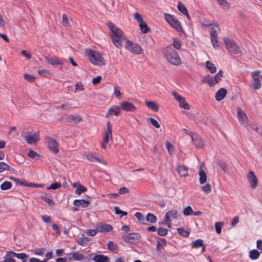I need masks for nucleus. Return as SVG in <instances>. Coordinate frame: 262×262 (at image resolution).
<instances>
[{
  "instance_id": "18",
  "label": "nucleus",
  "mask_w": 262,
  "mask_h": 262,
  "mask_svg": "<svg viewBox=\"0 0 262 262\" xmlns=\"http://www.w3.org/2000/svg\"><path fill=\"white\" fill-rule=\"evenodd\" d=\"M47 62L53 66L62 65V61L57 57H47L46 58Z\"/></svg>"
},
{
  "instance_id": "24",
  "label": "nucleus",
  "mask_w": 262,
  "mask_h": 262,
  "mask_svg": "<svg viewBox=\"0 0 262 262\" xmlns=\"http://www.w3.org/2000/svg\"><path fill=\"white\" fill-rule=\"evenodd\" d=\"M237 117L241 123H244L248 119V117L245 112L242 110V108L238 107L237 108Z\"/></svg>"
},
{
  "instance_id": "58",
  "label": "nucleus",
  "mask_w": 262,
  "mask_h": 262,
  "mask_svg": "<svg viewBox=\"0 0 262 262\" xmlns=\"http://www.w3.org/2000/svg\"><path fill=\"white\" fill-rule=\"evenodd\" d=\"M24 78L29 82H33L35 79L34 76L29 75L27 73L24 74Z\"/></svg>"
},
{
  "instance_id": "27",
  "label": "nucleus",
  "mask_w": 262,
  "mask_h": 262,
  "mask_svg": "<svg viewBox=\"0 0 262 262\" xmlns=\"http://www.w3.org/2000/svg\"><path fill=\"white\" fill-rule=\"evenodd\" d=\"M90 201L84 200H75L74 201V205L77 207H81L85 208L88 206Z\"/></svg>"
},
{
  "instance_id": "34",
  "label": "nucleus",
  "mask_w": 262,
  "mask_h": 262,
  "mask_svg": "<svg viewBox=\"0 0 262 262\" xmlns=\"http://www.w3.org/2000/svg\"><path fill=\"white\" fill-rule=\"evenodd\" d=\"M199 175L200 176L199 178V182L201 184H203L206 183L207 181V175L205 171L202 169H200Z\"/></svg>"
},
{
  "instance_id": "8",
  "label": "nucleus",
  "mask_w": 262,
  "mask_h": 262,
  "mask_svg": "<svg viewBox=\"0 0 262 262\" xmlns=\"http://www.w3.org/2000/svg\"><path fill=\"white\" fill-rule=\"evenodd\" d=\"M106 25L111 31L110 34L111 38L115 37H122L124 34L123 31L112 22L106 23Z\"/></svg>"
},
{
  "instance_id": "53",
  "label": "nucleus",
  "mask_w": 262,
  "mask_h": 262,
  "mask_svg": "<svg viewBox=\"0 0 262 262\" xmlns=\"http://www.w3.org/2000/svg\"><path fill=\"white\" fill-rule=\"evenodd\" d=\"M193 213V210L191 206H188L186 207L183 211V214L185 216L191 215Z\"/></svg>"
},
{
  "instance_id": "54",
  "label": "nucleus",
  "mask_w": 262,
  "mask_h": 262,
  "mask_svg": "<svg viewBox=\"0 0 262 262\" xmlns=\"http://www.w3.org/2000/svg\"><path fill=\"white\" fill-rule=\"evenodd\" d=\"M177 230H178V233L180 235H181L184 237H187L189 235V232L188 231H187V230H185L184 229H183V228H178Z\"/></svg>"
},
{
  "instance_id": "5",
  "label": "nucleus",
  "mask_w": 262,
  "mask_h": 262,
  "mask_svg": "<svg viewBox=\"0 0 262 262\" xmlns=\"http://www.w3.org/2000/svg\"><path fill=\"white\" fill-rule=\"evenodd\" d=\"M107 129L103 136V141L101 143V147L105 149L106 145L109 142V140H112V125L110 121L106 123Z\"/></svg>"
},
{
  "instance_id": "37",
  "label": "nucleus",
  "mask_w": 262,
  "mask_h": 262,
  "mask_svg": "<svg viewBox=\"0 0 262 262\" xmlns=\"http://www.w3.org/2000/svg\"><path fill=\"white\" fill-rule=\"evenodd\" d=\"M90 238L87 237H80L77 240V243L82 246H85L88 245Z\"/></svg>"
},
{
  "instance_id": "51",
  "label": "nucleus",
  "mask_w": 262,
  "mask_h": 262,
  "mask_svg": "<svg viewBox=\"0 0 262 262\" xmlns=\"http://www.w3.org/2000/svg\"><path fill=\"white\" fill-rule=\"evenodd\" d=\"M165 145L168 153L170 155L173 154L174 152V146L173 145H172L168 141L166 142Z\"/></svg>"
},
{
  "instance_id": "12",
  "label": "nucleus",
  "mask_w": 262,
  "mask_h": 262,
  "mask_svg": "<svg viewBox=\"0 0 262 262\" xmlns=\"http://www.w3.org/2000/svg\"><path fill=\"white\" fill-rule=\"evenodd\" d=\"M247 179L252 189H255L257 186V179L252 171H249L247 175Z\"/></svg>"
},
{
  "instance_id": "6",
  "label": "nucleus",
  "mask_w": 262,
  "mask_h": 262,
  "mask_svg": "<svg viewBox=\"0 0 262 262\" xmlns=\"http://www.w3.org/2000/svg\"><path fill=\"white\" fill-rule=\"evenodd\" d=\"M223 41L227 50L231 53L237 54L241 53V49L237 44L233 40H230L227 37L223 38Z\"/></svg>"
},
{
  "instance_id": "47",
  "label": "nucleus",
  "mask_w": 262,
  "mask_h": 262,
  "mask_svg": "<svg viewBox=\"0 0 262 262\" xmlns=\"http://www.w3.org/2000/svg\"><path fill=\"white\" fill-rule=\"evenodd\" d=\"M173 47L177 50H180L182 47V42L177 38H173L172 41Z\"/></svg>"
},
{
  "instance_id": "7",
  "label": "nucleus",
  "mask_w": 262,
  "mask_h": 262,
  "mask_svg": "<svg viewBox=\"0 0 262 262\" xmlns=\"http://www.w3.org/2000/svg\"><path fill=\"white\" fill-rule=\"evenodd\" d=\"M125 47L127 50L134 54L139 55L142 52V48L138 44L134 43L129 40H126Z\"/></svg>"
},
{
  "instance_id": "2",
  "label": "nucleus",
  "mask_w": 262,
  "mask_h": 262,
  "mask_svg": "<svg viewBox=\"0 0 262 262\" xmlns=\"http://www.w3.org/2000/svg\"><path fill=\"white\" fill-rule=\"evenodd\" d=\"M85 53L92 64L100 66L104 64L105 60L98 52L89 49L85 50Z\"/></svg>"
},
{
  "instance_id": "41",
  "label": "nucleus",
  "mask_w": 262,
  "mask_h": 262,
  "mask_svg": "<svg viewBox=\"0 0 262 262\" xmlns=\"http://www.w3.org/2000/svg\"><path fill=\"white\" fill-rule=\"evenodd\" d=\"M157 220V217L153 214L148 213L146 215V221L151 223H156Z\"/></svg>"
},
{
  "instance_id": "31",
  "label": "nucleus",
  "mask_w": 262,
  "mask_h": 262,
  "mask_svg": "<svg viewBox=\"0 0 262 262\" xmlns=\"http://www.w3.org/2000/svg\"><path fill=\"white\" fill-rule=\"evenodd\" d=\"M145 103L149 108L155 112H158L159 109V105L153 101H145Z\"/></svg>"
},
{
  "instance_id": "16",
  "label": "nucleus",
  "mask_w": 262,
  "mask_h": 262,
  "mask_svg": "<svg viewBox=\"0 0 262 262\" xmlns=\"http://www.w3.org/2000/svg\"><path fill=\"white\" fill-rule=\"evenodd\" d=\"M120 106L122 110L127 112H132L136 109L135 106L133 103L127 101L122 102Z\"/></svg>"
},
{
  "instance_id": "55",
  "label": "nucleus",
  "mask_w": 262,
  "mask_h": 262,
  "mask_svg": "<svg viewBox=\"0 0 262 262\" xmlns=\"http://www.w3.org/2000/svg\"><path fill=\"white\" fill-rule=\"evenodd\" d=\"M61 187V184L58 182H54L52 183L50 187H48L47 189H53L55 190L60 188Z\"/></svg>"
},
{
  "instance_id": "1",
  "label": "nucleus",
  "mask_w": 262,
  "mask_h": 262,
  "mask_svg": "<svg viewBox=\"0 0 262 262\" xmlns=\"http://www.w3.org/2000/svg\"><path fill=\"white\" fill-rule=\"evenodd\" d=\"M163 54L166 59L172 64L178 66L181 63V58L178 52L171 47L167 46L163 50Z\"/></svg>"
},
{
  "instance_id": "64",
  "label": "nucleus",
  "mask_w": 262,
  "mask_h": 262,
  "mask_svg": "<svg viewBox=\"0 0 262 262\" xmlns=\"http://www.w3.org/2000/svg\"><path fill=\"white\" fill-rule=\"evenodd\" d=\"M167 230L165 228H160L158 230V234L161 236H165L167 233Z\"/></svg>"
},
{
  "instance_id": "17",
  "label": "nucleus",
  "mask_w": 262,
  "mask_h": 262,
  "mask_svg": "<svg viewBox=\"0 0 262 262\" xmlns=\"http://www.w3.org/2000/svg\"><path fill=\"white\" fill-rule=\"evenodd\" d=\"M125 34L122 35V37H115L111 38L114 44V45L118 48L120 49L123 45L122 41L126 39Z\"/></svg>"
},
{
  "instance_id": "26",
  "label": "nucleus",
  "mask_w": 262,
  "mask_h": 262,
  "mask_svg": "<svg viewBox=\"0 0 262 262\" xmlns=\"http://www.w3.org/2000/svg\"><path fill=\"white\" fill-rule=\"evenodd\" d=\"M227 94V91L224 88L219 89L215 94V99L217 101L223 100Z\"/></svg>"
},
{
  "instance_id": "22",
  "label": "nucleus",
  "mask_w": 262,
  "mask_h": 262,
  "mask_svg": "<svg viewBox=\"0 0 262 262\" xmlns=\"http://www.w3.org/2000/svg\"><path fill=\"white\" fill-rule=\"evenodd\" d=\"M191 140L197 148H201L203 147L204 145V141L201 138L196 135L195 137L194 136H192Z\"/></svg>"
},
{
  "instance_id": "28",
  "label": "nucleus",
  "mask_w": 262,
  "mask_h": 262,
  "mask_svg": "<svg viewBox=\"0 0 262 262\" xmlns=\"http://www.w3.org/2000/svg\"><path fill=\"white\" fill-rule=\"evenodd\" d=\"M177 171L181 177H185L187 174L188 168L184 165H178L177 167Z\"/></svg>"
},
{
  "instance_id": "33",
  "label": "nucleus",
  "mask_w": 262,
  "mask_h": 262,
  "mask_svg": "<svg viewBox=\"0 0 262 262\" xmlns=\"http://www.w3.org/2000/svg\"><path fill=\"white\" fill-rule=\"evenodd\" d=\"M202 82L207 83L210 86H214L217 84L214 81V77L210 75L206 76L204 80Z\"/></svg>"
},
{
  "instance_id": "61",
  "label": "nucleus",
  "mask_w": 262,
  "mask_h": 262,
  "mask_svg": "<svg viewBox=\"0 0 262 262\" xmlns=\"http://www.w3.org/2000/svg\"><path fill=\"white\" fill-rule=\"evenodd\" d=\"M83 84L81 82H77L75 85V92L76 93L78 91H83Z\"/></svg>"
},
{
  "instance_id": "60",
  "label": "nucleus",
  "mask_w": 262,
  "mask_h": 262,
  "mask_svg": "<svg viewBox=\"0 0 262 262\" xmlns=\"http://www.w3.org/2000/svg\"><path fill=\"white\" fill-rule=\"evenodd\" d=\"M133 17L139 24L143 21L142 15L137 12L133 14Z\"/></svg>"
},
{
  "instance_id": "38",
  "label": "nucleus",
  "mask_w": 262,
  "mask_h": 262,
  "mask_svg": "<svg viewBox=\"0 0 262 262\" xmlns=\"http://www.w3.org/2000/svg\"><path fill=\"white\" fill-rule=\"evenodd\" d=\"M206 67L207 68V69L209 71V72L211 74H214L216 72V68L214 66V64L211 62L209 61H206Z\"/></svg>"
},
{
  "instance_id": "59",
  "label": "nucleus",
  "mask_w": 262,
  "mask_h": 262,
  "mask_svg": "<svg viewBox=\"0 0 262 262\" xmlns=\"http://www.w3.org/2000/svg\"><path fill=\"white\" fill-rule=\"evenodd\" d=\"M148 120L150 121L151 124L154 126L155 127L159 128L160 127V123L157 121V120L153 118H148Z\"/></svg>"
},
{
  "instance_id": "63",
  "label": "nucleus",
  "mask_w": 262,
  "mask_h": 262,
  "mask_svg": "<svg viewBox=\"0 0 262 262\" xmlns=\"http://www.w3.org/2000/svg\"><path fill=\"white\" fill-rule=\"evenodd\" d=\"M222 223L221 222H216L215 224V228L217 233L220 234L222 231Z\"/></svg>"
},
{
  "instance_id": "10",
  "label": "nucleus",
  "mask_w": 262,
  "mask_h": 262,
  "mask_svg": "<svg viewBox=\"0 0 262 262\" xmlns=\"http://www.w3.org/2000/svg\"><path fill=\"white\" fill-rule=\"evenodd\" d=\"M172 95L174 97L175 99L179 102V106L181 108H183L186 110H189L190 109V106L184 97L180 95L178 92L175 91L172 92Z\"/></svg>"
},
{
  "instance_id": "43",
  "label": "nucleus",
  "mask_w": 262,
  "mask_h": 262,
  "mask_svg": "<svg viewBox=\"0 0 262 262\" xmlns=\"http://www.w3.org/2000/svg\"><path fill=\"white\" fill-rule=\"evenodd\" d=\"M107 247L108 249L112 251L115 252H117L118 251V248L116 244H115L112 241H110L107 243Z\"/></svg>"
},
{
  "instance_id": "45",
  "label": "nucleus",
  "mask_w": 262,
  "mask_h": 262,
  "mask_svg": "<svg viewBox=\"0 0 262 262\" xmlns=\"http://www.w3.org/2000/svg\"><path fill=\"white\" fill-rule=\"evenodd\" d=\"M86 191V188L82 186L81 184H78V187L75 191V193L77 194L80 195L82 192H84Z\"/></svg>"
},
{
  "instance_id": "3",
  "label": "nucleus",
  "mask_w": 262,
  "mask_h": 262,
  "mask_svg": "<svg viewBox=\"0 0 262 262\" xmlns=\"http://www.w3.org/2000/svg\"><path fill=\"white\" fill-rule=\"evenodd\" d=\"M164 17L166 21L177 31L183 32V29L179 20L173 15L164 13Z\"/></svg>"
},
{
  "instance_id": "48",
  "label": "nucleus",
  "mask_w": 262,
  "mask_h": 262,
  "mask_svg": "<svg viewBox=\"0 0 262 262\" xmlns=\"http://www.w3.org/2000/svg\"><path fill=\"white\" fill-rule=\"evenodd\" d=\"M254 82L253 83V86L254 89L258 90L261 87V82L258 77L253 78Z\"/></svg>"
},
{
  "instance_id": "49",
  "label": "nucleus",
  "mask_w": 262,
  "mask_h": 262,
  "mask_svg": "<svg viewBox=\"0 0 262 262\" xmlns=\"http://www.w3.org/2000/svg\"><path fill=\"white\" fill-rule=\"evenodd\" d=\"M73 104L69 101H66L61 105V107L63 110L69 111L72 108Z\"/></svg>"
},
{
  "instance_id": "15",
  "label": "nucleus",
  "mask_w": 262,
  "mask_h": 262,
  "mask_svg": "<svg viewBox=\"0 0 262 262\" xmlns=\"http://www.w3.org/2000/svg\"><path fill=\"white\" fill-rule=\"evenodd\" d=\"M68 258L70 260H75L77 261H81L85 259L84 255L78 252L68 254Z\"/></svg>"
},
{
  "instance_id": "11",
  "label": "nucleus",
  "mask_w": 262,
  "mask_h": 262,
  "mask_svg": "<svg viewBox=\"0 0 262 262\" xmlns=\"http://www.w3.org/2000/svg\"><path fill=\"white\" fill-rule=\"evenodd\" d=\"M24 138L29 144H33L39 140V133L36 132L33 135L28 134L24 136Z\"/></svg>"
},
{
  "instance_id": "9",
  "label": "nucleus",
  "mask_w": 262,
  "mask_h": 262,
  "mask_svg": "<svg viewBox=\"0 0 262 262\" xmlns=\"http://www.w3.org/2000/svg\"><path fill=\"white\" fill-rule=\"evenodd\" d=\"M46 141L50 150L54 154H57L59 151V144L54 138L51 137H47Z\"/></svg>"
},
{
  "instance_id": "40",
  "label": "nucleus",
  "mask_w": 262,
  "mask_h": 262,
  "mask_svg": "<svg viewBox=\"0 0 262 262\" xmlns=\"http://www.w3.org/2000/svg\"><path fill=\"white\" fill-rule=\"evenodd\" d=\"M139 27H140V30L143 33H147L149 31V29L146 23L144 21H143L142 23H140L139 24Z\"/></svg>"
},
{
  "instance_id": "35",
  "label": "nucleus",
  "mask_w": 262,
  "mask_h": 262,
  "mask_svg": "<svg viewBox=\"0 0 262 262\" xmlns=\"http://www.w3.org/2000/svg\"><path fill=\"white\" fill-rule=\"evenodd\" d=\"M5 170L9 171H14V169L12 168L9 165L3 162H0V172H3Z\"/></svg>"
},
{
  "instance_id": "57",
  "label": "nucleus",
  "mask_w": 262,
  "mask_h": 262,
  "mask_svg": "<svg viewBox=\"0 0 262 262\" xmlns=\"http://www.w3.org/2000/svg\"><path fill=\"white\" fill-rule=\"evenodd\" d=\"M202 190L205 193H209L211 192V187L210 184H206L205 186L202 187Z\"/></svg>"
},
{
  "instance_id": "23",
  "label": "nucleus",
  "mask_w": 262,
  "mask_h": 262,
  "mask_svg": "<svg viewBox=\"0 0 262 262\" xmlns=\"http://www.w3.org/2000/svg\"><path fill=\"white\" fill-rule=\"evenodd\" d=\"M92 260L95 262H109V258L102 254H96Z\"/></svg>"
},
{
  "instance_id": "4",
  "label": "nucleus",
  "mask_w": 262,
  "mask_h": 262,
  "mask_svg": "<svg viewBox=\"0 0 262 262\" xmlns=\"http://www.w3.org/2000/svg\"><path fill=\"white\" fill-rule=\"evenodd\" d=\"M220 26L217 24H214V25L211 27V30L210 31V39L212 46L215 49H218L219 48L217 35L220 32Z\"/></svg>"
},
{
  "instance_id": "21",
  "label": "nucleus",
  "mask_w": 262,
  "mask_h": 262,
  "mask_svg": "<svg viewBox=\"0 0 262 262\" xmlns=\"http://www.w3.org/2000/svg\"><path fill=\"white\" fill-rule=\"evenodd\" d=\"M97 229L99 232H106L112 231L113 227L110 224H100L97 226Z\"/></svg>"
},
{
  "instance_id": "52",
  "label": "nucleus",
  "mask_w": 262,
  "mask_h": 262,
  "mask_svg": "<svg viewBox=\"0 0 262 262\" xmlns=\"http://www.w3.org/2000/svg\"><path fill=\"white\" fill-rule=\"evenodd\" d=\"M223 75V72L222 70H220L219 72L213 77L214 81L216 83L221 81Z\"/></svg>"
},
{
  "instance_id": "19",
  "label": "nucleus",
  "mask_w": 262,
  "mask_h": 262,
  "mask_svg": "<svg viewBox=\"0 0 262 262\" xmlns=\"http://www.w3.org/2000/svg\"><path fill=\"white\" fill-rule=\"evenodd\" d=\"M179 215L178 213V212L176 210H171L166 212L164 219L166 220V221H170L173 219H178Z\"/></svg>"
},
{
  "instance_id": "50",
  "label": "nucleus",
  "mask_w": 262,
  "mask_h": 262,
  "mask_svg": "<svg viewBox=\"0 0 262 262\" xmlns=\"http://www.w3.org/2000/svg\"><path fill=\"white\" fill-rule=\"evenodd\" d=\"M28 156L29 158H31V159H38L40 157V155L39 154H38L37 152H36V151L33 150H30L28 154Z\"/></svg>"
},
{
  "instance_id": "29",
  "label": "nucleus",
  "mask_w": 262,
  "mask_h": 262,
  "mask_svg": "<svg viewBox=\"0 0 262 262\" xmlns=\"http://www.w3.org/2000/svg\"><path fill=\"white\" fill-rule=\"evenodd\" d=\"M10 253L12 254L13 256L16 257L19 259H21L23 262H26L27 258L29 257L28 255H27L24 253H17L14 252H11Z\"/></svg>"
},
{
  "instance_id": "30",
  "label": "nucleus",
  "mask_w": 262,
  "mask_h": 262,
  "mask_svg": "<svg viewBox=\"0 0 262 262\" xmlns=\"http://www.w3.org/2000/svg\"><path fill=\"white\" fill-rule=\"evenodd\" d=\"M178 9L182 14L186 16L188 19H190V16L186 7L180 2L178 3Z\"/></svg>"
},
{
  "instance_id": "39",
  "label": "nucleus",
  "mask_w": 262,
  "mask_h": 262,
  "mask_svg": "<svg viewBox=\"0 0 262 262\" xmlns=\"http://www.w3.org/2000/svg\"><path fill=\"white\" fill-rule=\"evenodd\" d=\"M203 241L202 239H198L192 243L191 247L192 248L198 249L203 246Z\"/></svg>"
},
{
  "instance_id": "42",
  "label": "nucleus",
  "mask_w": 262,
  "mask_h": 262,
  "mask_svg": "<svg viewBox=\"0 0 262 262\" xmlns=\"http://www.w3.org/2000/svg\"><path fill=\"white\" fill-rule=\"evenodd\" d=\"M12 184L10 182L5 181L1 185V189L3 190H6L12 187Z\"/></svg>"
},
{
  "instance_id": "36",
  "label": "nucleus",
  "mask_w": 262,
  "mask_h": 262,
  "mask_svg": "<svg viewBox=\"0 0 262 262\" xmlns=\"http://www.w3.org/2000/svg\"><path fill=\"white\" fill-rule=\"evenodd\" d=\"M166 240L165 238H161L157 242V250L159 251H161L166 245Z\"/></svg>"
},
{
  "instance_id": "62",
  "label": "nucleus",
  "mask_w": 262,
  "mask_h": 262,
  "mask_svg": "<svg viewBox=\"0 0 262 262\" xmlns=\"http://www.w3.org/2000/svg\"><path fill=\"white\" fill-rule=\"evenodd\" d=\"M41 198L42 200H43L46 203L50 205H54V202L51 199L48 198L45 196H41Z\"/></svg>"
},
{
  "instance_id": "46",
  "label": "nucleus",
  "mask_w": 262,
  "mask_h": 262,
  "mask_svg": "<svg viewBox=\"0 0 262 262\" xmlns=\"http://www.w3.org/2000/svg\"><path fill=\"white\" fill-rule=\"evenodd\" d=\"M11 252V251L7 252L6 255L4 258V262H15V260L13 258L14 256L10 253Z\"/></svg>"
},
{
  "instance_id": "44",
  "label": "nucleus",
  "mask_w": 262,
  "mask_h": 262,
  "mask_svg": "<svg viewBox=\"0 0 262 262\" xmlns=\"http://www.w3.org/2000/svg\"><path fill=\"white\" fill-rule=\"evenodd\" d=\"M33 253L35 255L39 256H42L45 252V249L43 248H37L32 250Z\"/></svg>"
},
{
  "instance_id": "14",
  "label": "nucleus",
  "mask_w": 262,
  "mask_h": 262,
  "mask_svg": "<svg viewBox=\"0 0 262 262\" xmlns=\"http://www.w3.org/2000/svg\"><path fill=\"white\" fill-rule=\"evenodd\" d=\"M121 112L120 107L118 105H113L108 109L107 113L105 115V117L107 118L113 114L115 116H118Z\"/></svg>"
},
{
  "instance_id": "32",
  "label": "nucleus",
  "mask_w": 262,
  "mask_h": 262,
  "mask_svg": "<svg viewBox=\"0 0 262 262\" xmlns=\"http://www.w3.org/2000/svg\"><path fill=\"white\" fill-rule=\"evenodd\" d=\"M260 252L256 249H253L249 251V257L252 260H256L258 258Z\"/></svg>"
},
{
  "instance_id": "25",
  "label": "nucleus",
  "mask_w": 262,
  "mask_h": 262,
  "mask_svg": "<svg viewBox=\"0 0 262 262\" xmlns=\"http://www.w3.org/2000/svg\"><path fill=\"white\" fill-rule=\"evenodd\" d=\"M86 158L89 161L91 162L96 161L100 163H104L103 160L98 157L95 153H89L86 156Z\"/></svg>"
},
{
  "instance_id": "56",
  "label": "nucleus",
  "mask_w": 262,
  "mask_h": 262,
  "mask_svg": "<svg viewBox=\"0 0 262 262\" xmlns=\"http://www.w3.org/2000/svg\"><path fill=\"white\" fill-rule=\"evenodd\" d=\"M216 1L223 7L226 6L228 9L230 7V4L226 0H216Z\"/></svg>"
},
{
  "instance_id": "13",
  "label": "nucleus",
  "mask_w": 262,
  "mask_h": 262,
  "mask_svg": "<svg viewBox=\"0 0 262 262\" xmlns=\"http://www.w3.org/2000/svg\"><path fill=\"white\" fill-rule=\"evenodd\" d=\"M139 238L140 234L137 233H130L123 236L124 242L127 244H132Z\"/></svg>"
},
{
  "instance_id": "20",
  "label": "nucleus",
  "mask_w": 262,
  "mask_h": 262,
  "mask_svg": "<svg viewBox=\"0 0 262 262\" xmlns=\"http://www.w3.org/2000/svg\"><path fill=\"white\" fill-rule=\"evenodd\" d=\"M66 120L68 122L77 124L82 120V117L79 115H69L66 117Z\"/></svg>"
}]
</instances>
